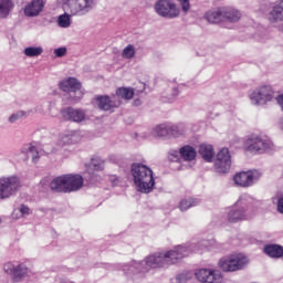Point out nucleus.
Returning <instances> with one entry per match:
<instances>
[{
  "label": "nucleus",
  "instance_id": "nucleus-20",
  "mask_svg": "<svg viewBox=\"0 0 283 283\" xmlns=\"http://www.w3.org/2000/svg\"><path fill=\"white\" fill-rule=\"evenodd\" d=\"M145 92V84H142L140 91H134V88L128 87H119L116 90V96L118 98H124V101H132L134 98V95H140Z\"/></svg>",
  "mask_w": 283,
  "mask_h": 283
},
{
  "label": "nucleus",
  "instance_id": "nucleus-14",
  "mask_svg": "<svg viewBox=\"0 0 283 283\" xmlns=\"http://www.w3.org/2000/svg\"><path fill=\"white\" fill-rule=\"evenodd\" d=\"M3 271L7 275H12V282H23V277L28 275L29 270L25 264L14 265L12 262H8L3 265Z\"/></svg>",
  "mask_w": 283,
  "mask_h": 283
},
{
  "label": "nucleus",
  "instance_id": "nucleus-29",
  "mask_svg": "<svg viewBox=\"0 0 283 283\" xmlns=\"http://www.w3.org/2000/svg\"><path fill=\"white\" fill-rule=\"evenodd\" d=\"M23 54L29 59H36V56H41V54H43V46H27L23 50Z\"/></svg>",
  "mask_w": 283,
  "mask_h": 283
},
{
  "label": "nucleus",
  "instance_id": "nucleus-25",
  "mask_svg": "<svg viewBox=\"0 0 283 283\" xmlns=\"http://www.w3.org/2000/svg\"><path fill=\"white\" fill-rule=\"evenodd\" d=\"M199 154L206 160V163H211L213 160V156H216V153L213 151V146L201 144L199 146Z\"/></svg>",
  "mask_w": 283,
  "mask_h": 283
},
{
  "label": "nucleus",
  "instance_id": "nucleus-22",
  "mask_svg": "<svg viewBox=\"0 0 283 283\" xmlns=\"http://www.w3.org/2000/svg\"><path fill=\"white\" fill-rule=\"evenodd\" d=\"M189 130L187 124L179 123L177 125H169V138H182Z\"/></svg>",
  "mask_w": 283,
  "mask_h": 283
},
{
  "label": "nucleus",
  "instance_id": "nucleus-9",
  "mask_svg": "<svg viewBox=\"0 0 283 283\" xmlns=\"http://www.w3.org/2000/svg\"><path fill=\"white\" fill-rule=\"evenodd\" d=\"M94 0H69L67 8L73 17H83L94 10Z\"/></svg>",
  "mask_w": 283,
  "mask_h": 283
},
{
  "label": "nucleus",
  "instance_id": "nucleus-1",
  "mask_svg": "<svg viewBox=\"0 0 283 283\" xmlns=\"http://www.w3.org/2000/svg\"><path fill=\"white\" fill-rule=\"evenodd\" d=\"M191 253L185 245H177L172 250L155 252L146 256L144 261L124 264L122 271L125 275H136V273H147L149 269H169L174 264L181 262Z\"/></svg>",
  "mask_w": 283,
  "mask_h": 283
},
{
  "label": "nucleus",
  "instance_id": "nucleus-45",
  "mask_svg": "<svg viewBox=\"0 0 283 283\" xmlns=\"http://www.w3.org/2000/svg\"><path fill=\"white\" fill-rule=\"evenodd\" d=\"M280 127H281V129H283V119H281V122H280Z\"/></svg>",
  "mask_w": 283,
  "mask_h": 283
},
{
  "label": "nucleus",
  "instance_id": "nucleus-18",
  "mask_svg": "<svg viewBox=\"0 0 283 283\" xmlns=\"http://www.w3.org/2000/svg\"><path fill=\"white\" fill-rule=\"evenodd\" d=\"M223 22L238 23L242 19V13L233 7H222Z\"/></svg>",
  "mask_w": 283,
  "mask_h": 283
},
{
  "label": "nucleus",
  "instance_id": "nucleus-44",
  "mask_svg": "<svg viewBox=\"0 0 283 283\" xmlns=\"http://www.w3.org/2000/svg\"><path fill=\"white\" fill-rule=\"evenodd\" d=\"M178 94H179L178 88L175 87V88L172 90V96H174V98H176V96H178Z\"/></svg>",
  "mask_w": 283,
  "mask_h": 283
},
{
  "label": "nucleus",
  "instance_id": "nucleus-15",
  "mask_svg": "<svg viewBox=\"0 0 283 283\" xmlns=\"http://www.w3.org/2000/svg\"><path fill=\"white\" fill-rule=\"evenodd\" d=\"M107 95H98L95 97V105L102 112H112L116 109V107H120V99H116V96L113 97Z\"/></svg>",
  "mask_w": 283,
  "mask_h": 283
},
{
  "label": "nucleus",
  "instance_id": "nucleus-2",
  "mask_svg": "<svg viewBox=\"0 0 283 283\" xmlns=\"http://www.w3.org/2000/svg\"><path fill=\"white\" fill-rule=\"evenodd\" d=\"M130 171L137 191L140 193H151V191H154L156 181L154 180V171L151 168L143 164H133Z\"/></svg>",
  "mask_w": 283,
  "mask_h": 283
},
{
  "label": "nucleus",
  "instance_id": "nucleus-13",
  "mask_svg": "<svg viewBox=\"0 0 283 283\" xmlns=\"http://www.w3.org/2000/svg\"><path fill=\"white\" fill-rule=\"evenodd\" d=\"M214 168L219 174H228L231 169V153L229 151V148H221L219 150L214 161Z\"/></svg>",
  "mask_w": 283,
  "mask_h": 283
},
{
  "label": "nucleus",
  "instance_id": "nucleus-7",
  "mask_svg": "<svg viewBox=\"0 0 283 283\" xmlns=\"http://www.w3.org/2000/svg\"><path fill=\"white\" fill-rule=\"evenodd\" d=\"M249 264V258L244 254H231L229 256L222 258L219 261V266L226 273H233L235 271H242L247 269Z\"/></svg>",
  "mask_w": 283,
  "mask_h": 283
},
{
  "label": "nucleus",
  "instance_id": "nucleus-38",
  "mask_svg": "<svg viewBox=\"0 0 283 283\" xmlns=\"http://www.w3.org/2000/svg\"><path fill=\"white\" fill-rule=\"evenodd\" d=\"M54 54L55 56H57V59H62V56H65L67 54V48L62 46V48L55 49Z\"/></svg>",
  "mask_w": 283,
  "mask_h": 283
},
{
  "label": "nucleus",
  "instance_id": "nucleus-30",
  "mask_svg": "<svg viewBox=\"0 0 283 283\" xmlns=\"http://www.w3.org/2000/svg\"><path fill=\"white\" fill-rule=\"evenodd\" d=\"M200 205V200L198 199H184L179 203L180 211H187V209H191V207H198Z\"/></svg>",
  "mask_w": 283,
  "mask_h": 283
},
{
  "label": "nucleus",
  "instance_id": "nucleus-39",
  "mask_svg": "<svg viewBox=\"0 0 283 283\" xmlns=\"http://www.w3.org/2000/svg\"><path fill=\"white\" fill-rule=\"evenodd\" d=\"M179 3L181 6L182 12H189V9L191 8L189 0H179Z\"/></svg>",
  "mask_w": 283,
  "mask_h": 283
},
{
  "label": "nucleus",
  "instance_id": "nucleus-31",
  "mask_svg": "<svg viewBox=\"0 0 283 283\" xmlns=\"http://www.w3.org/2000/svg\"><path fill=\"white\" fill-rule=\"evenodd\" d=\"M24 216H30V208L25 205H21L19 208H15L12 212V218L14 220H19V218H23Z\"/></svg>",
  "mask_w": 283,
  "mask_h": 283
},
{
  "label": "nucleus",
  "instance_id": "nucleus-8",
  "mask_svg": "<svg viewBox=\"0 0 283 283\" xmlns=\"http://www.w3.org/2000/svg\"><path fill=\"white\" fill-rule=\"evenodd\" d=\"M60 90L65 92L64 97L70 98L72 103H78L83 98V91H81V82L74 77H70L60 83Z\"/></svg>",
  "mask_w": 283,
  "mask_h": 283
},
{
  "label": "nucleus",
  "instance_id": "nucleus-3",
  "mask_svg": "<svg viewBox=\"0 0 283 283\" xmlns=\"http://www.w3.org/2000/svg\"><path fill=\"white\" fill-rule=\"evenodd\" d=\"M83 187L81 175H62L50 182V189L56 193H72Z\"/></svg>",
  "mask_w": 283,
  "mask_h": 283
},
{
  "label": "nucleus",
  "instance_id": "nucleus-5",
  "mask_svg": "<svg viewBox=\"0 0 283 283\" xmlns=\"http://www.w3.org/2000/svg\"><path fill=\"white\" fill-rule=\"evenodd\" d=\"M251 218H253V212L244 197L239 198L234 207L228 212V221L232 223L251 220Z\"/></svg>",
  "mask_w": 283,
  "mask_h": 283
},
{
  "label": "nucleus",
  "instance_id": "nucleus-40",
  "mask_svg": "<svg viewBox=\"0 0 283 283\" xmlns=\"http://www.w3.org/2000/svg\"><path fill=\"white\" fill-rule=\"evenodd\" d=\"M176 281H177L178 283H185V282H187V274H178V275L176 276Z\"/></svg>",
  "mask_w": 283,
  "mask_h": 283
},
{
  "label": "nucleus",
  "instance_id": "nucleus-34",
  "mask_svg": "<svg viewBox=\"0 0 283 283\" xmlns=\"http://www.w3.org/2000/svg\"><path fill=\"white\" fill-rule=\"evenodd\" d=\"M29 115L30 113L25 111H18L9 116V123H17V120H21V118H28Z\"/></svg>",
  "mask_w": 283,
  "mask_h": 283
},
{
  "label": "nucleus",
  "instance_id": "nucleus-32",
  "mask_svg": "<svg viewBox=\"0 0 283 283\" xmlns=\"http://www.w3.org/2000/svg\"><path fill=\"white\" fill-rule=\"evenodd\" d=\"M57 25L59 28H70V25H72V18H70V14L63 13L59 15Z\"/></svg>",
  "mask_w": 283,
  "mask_h": 283
},
{
  "label": "nucleus",
  "instance_id": "nucleus-11",
  "mask_svg": "<svg viewBox=\"0 0 283 283\" xmlns=\"http://www.w3.org/2000/svg\"><path fill=\"white\" fill-rule=\"evenodd\" d=\"M252 105H266L273 101V88L270 85L261 86L250 94Z\"/></svg>",
  "mask_w": 283,
  "mask_h": 283
},
{
  "label": "nucleus",
  "instance_id": "nucleus-27",
  "mask_svg": "<svg viewBox=\"0 0 283 283\" xmlns=\"http://www.w3.org/2000/svg\"><path fill=\"white\" fill-rule=\"evenodd\" d=\"M12 8H14L12 0H0V18L8 19Z\"/></svg>",
  "mask_w": 283,
  "mask_h": 283
},
{
  "label": "nucleus",
  "instance_id": "nucleus-17",
  "mask_svg": "<svg viewBox=\"0 0 283 283\" xmlns=\"http://www.w3.org/2000/svg\"><path fill=\"white\" fill-rule=\"evenodd\" d=\"M61 116L64 120L83 123V120H85V111L81 108L66 107L61 111Z\"/></svg>",
  "mask_w": 283,
  "mask_h": 283
},
{
  "label": "nucleus",
  "instance_id": "nucleus-42",
  "mask_svg": "<svg viewBox=\"0 0 283 283\" xmlns=\"http://www.w3.org/2000/svg\"><path fill=\"white\" fill-rule=\"evenodd\" d=\"M109 180H111L113 187H116V185H118V177L113 175L109 177Z\"/></svg>",
  "mask_w": 283,
  "mask_h": 283
},
{
  "label": "nucleus",
  "instance_id": "nucleus-41",
  "mask_svg": "<svg viewBox=\"0 0 283 283\" xmlns=\"http://www.w3.org/2000/svg\"><path fill=\"white\" fill-rule=\"evenodd\" d=\"M277 211L279 213H283V197H280L277 200Z\"/></svg>",
  "mask_w": 283,
  "mask_h": 283
},
{
  "label": "nucleus",
  "instance_id": "nucleus-33",
  "mask_svg": "<svg viewBox=\"0 0 283 283\" xmlns=\"http://www.w3.org/2000/svg\"><path fill=\"white\" fill-rule=\"evenodd\" d=\"M91 167H93L95 171H103V169H105V161L98 157H94L91 160Z\"/></svg>",
  "mask_w": 283,
  "mask_h": 283
},
{
  "label": "nucleus",
  "instance_id": "nucleus-23",
  "mask_svg": "<svg viewBox=\"0 0 283 283\" xmlns=\"http://www.w3.org/2000/svg\"><path fill=\"white\" fill-rule=\"evenodd\" d=\"M206 19L208 20L209 23H222L224 22L223 20V12H222V7L218 9H211L208 12H206Z\"/></svg>",
  "mask_w": 283,
  "mask_h": 283
},
{
  "label": "nucleus",
  "instance_id": "nucleus-24",
  "mask_svg": "<svg viewBox=\"0 0 283 283\" xmlns=\"http://www.w3.org/2000/svg\"><path fill=\"white\" fill-rule=\"evenodd\" d=\"M264 254L269 258H283V247L277 244H270L264 247Z\"/></svg>",
  "mask_w": 283,
  "mask_h": 283
},
{
  "label": "nucleus",
  "instance_id": "nucleus-6",
  "mask_svg": "<svg viewBox=\"0 0 283 283\" xmlns=\"http://www.w3.org/2000/svg\"><path fill=\"white\" fill-rule=\"evenodd\" d=\"M21 189V178L17 175L0 178V200H8L17 196Z\"/></svg>",
  "mask_w": 283,
  "mask_h": 283
},
{
  "label": "nucleus",
  "instance_id": "nucleus-16",
  "mask_svg": "<svg viewBox=\"0 0 283 283\" xmlns=\"http://www.w3.org/2000/svg\"><path fill=\"white\" fill-rule=\"evenodd\" d=\"M195 275L199 282L203 283H218L222 281V274L218 270L200 269Z\"/></svg>",
  "mask_w": 283,
  "mask_h": 283
},
{
  "label": "nucleus",
  "instance_id": "nucleus-28",
  "mask_svg": "<svg viewBox=\"0 0 283 283\" xmlns=\"http://www.w3.org/2000/svg\"><path fill=\"white\" fill-rule=\"evenodd\" d=\"M151 134L157 138H169V125L160 124L153 129Z\"/></svg>",
  "mask_w": 283,
  "mask_h": 283
},
{
  "label": "nucleus",
  "instance_id": "nucleus-36",
  "mask_svg": "<svg viewBox=\"0 0 283 283\" xmlns=\"http://www.w3.org/2000/svg\"><path fill=\"white\" fill-rule=\"evenodd\" d=\"M29 154L32 157L33 163H38L39 158L43 156L42 150L39 151V149H36L34 146L29 147Z\"/></svg>",
  "mask_w": 283,
  "mask_h": 283
},
{
  "label": "nucleus",
  "instance_id": "nucleus-37",
  "mask_svg": "<svg viewBox=\"0 0 283 283\" xmlns=\"http://www.w3.org/2000/svg\"><path fill=\"white\" fill-rule=\"evenodd\" d=\"M168 158L171 163H178V160L180 159V150H171Z\"/></svg>",
  "mask_w": 283,
  "mask_h": 283
},
{
  "label": "nucleus",
  "instance_id": "nucleus-10",
  "mask_svg": "<svg viewBox=\"0 0 283 283\" xmlns=\"http://www.w3.org/2000/svg\"><path fill=\"white\" fill-rule=\"evenodd\" d=\"M155 10L159 17L165 19H176L180 17V9L171 0H159L155 4Z\"/></svg>",
  "mask_w": 283,
  "mask_h": 283
},
{
  "label": "nucleus",
  "instance_id": "nucleus-19",
  "mask_svg": "<svg viewBox=\"0 0 283 283\" xmlns=\"http://www.w3.org/2000/svg\"><path fill=\"white\" fill-rule=\"evenodd\" d=\"M43 0H33L24 8L25 17H39L43 12Z\"/></svg>",
  "mask_w": 283,
  "mask_h": 283
},
{
  "label": "nucleus",
  "instance_id": "nucleus-4",
  "mask_svg": "<svg viewBox=\"0 0 283 283\" xmlns=\"http://www.w3.org/2000/svg\"><path fill=\"white\" fill-rule=\"evenodd\" d=\"M244 149L250 154H271L275 151V145L264 135H252L244 143Z\"/></svg>",
  "mask_w": 283,
  "mask_h": 283
},
{
  "label": "nucleus",
  "instance_id": "nucleus-12",
  "mask_svg": "<svg viewBox=\"0 0 283 283\" xmlns=\"http://www.w3.org/2000/svg\"><path fill=\"white\" fill-rule=\"evenodd\" d=\"M261 174L258 170H249V171H242L238 172L233 180L234 185H238V187H253L258 180L261 178Z\"/></svg>",
  "mask_w": 283,
  "mask_h": 283
},
{
  "label": "nucleus",
  "instance_id": "nucleus-46",
  "mask_svg": "<svg viewBox=\"0 0 283 283\" xmlns=\"http://www.w3.org/2000/svg\"><path fill=\"white\" fill-rule=\"evenodd\" d=\"M168 101H169V103H171V101H174V99H172V98H169Z\"/></svg>",
  "mask_w": 283,
  "mask_h": 283
},
{
  "label": "nucleus",
  "instance_id": "nucleus-35",
  "mask_svg": "<svg viewBox=\"0 0 283 283\" xmlns=\"http://www.w3.org/2000/svg\"><path fill=\"white\" fill-rule=\"evenodd\" d=\"M124 59H134L136 56V50L134 49V45L128 44L122 53Z\"/></svg>",
  "mask_w": 283,
  "mask_h": 283
},
{
  "label": "nucleus",
  "instance_id": "nucleus-43",
  "mask_svg": "<svg viewBox=\"0 0 283 283\" xmlns=\"http://www.w3.org/2000/svg\"><path fill=\"white\" fill-rule=\"evenodd\" d=\"M133 105L135 107H140V105H143V102L140 101V98H136V99H134Z\"/></svg>",
  "mask_w": 283,
  "mask_h": 283
},
{
  "label": "nucleus",
  "instance_id": "nucleus-26",
  "mask_svg": "<svg viewBox=\"0 0 283 283\" xmlns=\"http://www.w3.org/2000/svg\"><path fill=\"white\" fill-rule=\"evenodd\" d=\"M179 154L181 158L186 161L191 163V160H196V148L189 145H186L179 149Z\"/></svg>",
  "mask_w": 283,
  "mask_h": 283
},
{
  "label": "nucleus",
  "instance_id": "nucleus-21",
  "mask_svg": "<svg viewBox=\"0 0 283 283\" xmlns=\"http://www.w3.org/2000/svg\"><path fill=\"white\" fill-rule=\"evenodd\" d=\"M74 143H78V132L67 130L62 135V137L57 142V145L60 147H63L65 145H74Z\"/></svg>",
  "mask_w": 283,
  "mask_h": 283
}]
</instances>
